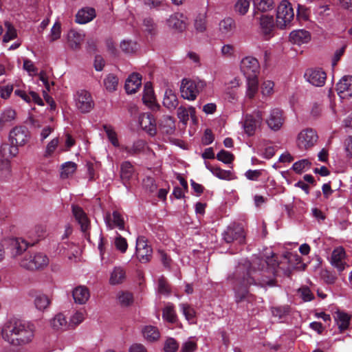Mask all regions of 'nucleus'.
<instances>
[{
    "label": "nucleus",
    "instance_id": "4",
    "mask_svg": "<svg viewBox=\"0 0 352 352\" xmlns=\"http://www.w3.org/2000/svg\"><path fill=\"white\" fill-rule=\"evenodd\" d=\"M49 259L43 253L25 254L20 261V265L28 270H36L47 265Z\"/></svg>",
    "mask_w": 352,
    "mask_h": 352
},
{
    "label": "nucleus",
    "instance_id": "40",
    "mask_svg": "<svg viewBox=\"0 0 352 352\" xmlns=\"http://www.w3.org/2000/svg\"><path fill=\"white\" fill-rule=\"evenodd\" d=\"M163 104L169 109H175L178 104L177 98L171 89H166L164 94Z\"/></svg>",
    "mask_w": 352,
    "mask_h": 352
},
{
    "label": "nucleus",
    "instance_id": "23",
    "mask_svg": "<svg viewBox=\"0 0 352 352\" xmlns=\"http://www.w3.org/2000/svg\"><path fill=\"white\" fill-rule=\"evenodd\" d=\"M140 126L150 135L156 134V123L153 116L151 113H143L139 118Z\"/></svg>",
    "mask_w": 352,
    "mask_h": 352
},
{
    "label": "nucleus",
    "instance_id": "41",
    "mask_svg": "<svg viewBox=\"0 0 352 352\" xmlns=\"http://www.w3.org/2000/svg\"><path fill=\"white\" fill-rule=\"evenodd\" d=\"M125 278V272L121 267H115L111 272L109 283L111 285H118Z\"/></svg>",
    "mask_w": 352,
    "mask_h": 352
},
{
    "label": "nucleus",
    "instance_id": "9",
    "mask_svg": "<svg viewBox=\"0 0 352 352\" xmlns=\"http://www.w3.org/2000/svg\"><path fill=\"white\" fill-rule=\"evenodd\" d=\"M240 69L245 78L257 77L260 72V65L254 57L246 56L241 60Z\"/></svg>",
    "mask_w": 352,
    "mask_h": 352
},
{
    "label": "nucleus",
    "instance_id": "18",
    "mask_svg": "<svg viewBox=\"0 0 352 352\" xmlns=\"http://www.w3.org/2000/svg\"><path fill=\"white\" fill-rule=\"evenodd\" d=\"M152 254L151 248L148 245L144 236H138L136 240V254L142 263L148 262Z\"/></svg>",
    "mask_w": 352,
    "mask_h": 352
},
{
    "label": "nucleus",
    "instance_id": "29",
    "mask_svg": "<svg viewBox=\"0 0 352 352\" xmlns=\"http://www.w3.org/2000/svg\"><path fill=\"white\" fill-rule=\"evenodd\" d=\"M72 296L76 303L83 305L90 297L89 289L85 286H78L74 289Z\"/></svg>",
    "mask_w": 352,
    "mask_h": 352
},
{
    "label": "nucleus",
    "instance_id": "11",
    "mask_svg": "<svg viewBox=\"0 0 352 352\" xmlns=\"http://www.w3.org/2000/svg\"><path fill=\"white\" fill-rule=\"evenodd\" d=\"M31 124L39 135L41 142L47 139L55 129V126L52 122L47 124L45 121L39 118L31 119Z\"/></svg>",
    "mask_w": 352,
    "mask_h": 352
},
{
    "label": "nucleus",
    "instance_id": "46",
    "mask_svg": "<svg viewBox=\"0 0 352 352\" xmlns=\"http://www.w3.org/2000/svg\"><path fill=\"white\" fill-rule=\"evenodd\" d=\"M144 145V141L138 140L133 144L131 147L123 146L121 147V150L126 152L129 155H134L143 151Z\"/></svg>",
    "mask_w": 352,
    "mask_h": 352
},
{
    "label": "nucleus",
    "instance_id": "47",
    "mask_svg": "<svg viewBox=\"0 0 352 352\" xmlns=\"http://www.w3.org/2000/svg\"><path fill=\"white\" fill-rule=\"evenodd\" d=\"M18 147L15 144H4L1 146V153L5 157H14L19 153Z\"/></svg>",
    "mask_w": 352,
    "mask_h": 352
},
{
    "label": "nucleus",
    "instance_id": "27",
    "mask_svg": "<svg viewBox=\"0 0 352 352\" xmlns=\"http://www.w3.org/2000/svg\"><path fill=\"white\" fill-rule=\"evenodd\" d=\"M333 318L341 332L349 328L351 317L347 313L338 310L335 312Z\"/></svg>",
    "mask_w": 352,
    "mask_h": 352
},
{
    "label": "nucleus",
    "instance_id": "57",
    "mask_svg": "<svg viewBox=\"0 0 352 352\" xmlns=\"http://www.w3.org/2000/svg\"><path fill=\"white\" fill-rule=\"evenodd\" d=\"M310 166L311 162L307 159H303L296 162L293 164L292 168L296 173H301L302 172L309 169Z\"/></svg>",
    "mask_w": 352,
    "mask_h": 352
},
{
    "label": "nucleus",
    "instance_id": "38",
    "mask_svg": "<svg viewBox=\"0 0 352 352\" xmlns=\"http://www.w3.org/2000/svg\"><path fill=\"white\" fill-rule=\"evenodd\" d=\"M142 334L144 338L151 342L157 340L160 337L157 328L151 325L144 327L142 329Z\"/></svg>",
    "mask_w": 352,
    "mask_h": 352
},
{
    "label": "nucleus",
    "instance_id": "28",
    "mask_svg": "<svg viewBox=\"0 0 352 352\" xmlns=\"http://www.w3.org/2000/svg\"><path fill=\"white\" fill-rule=\"evenodd\" d=\"M134 175V168L129 161L123 162L120 165V176L125 186H127V182H129Z\"/></svg>",
    "mask_w": 352,
    "mask_h": 352
},
{
    "label": "nucleus",
    "instance_id": "45",
    "mask_svg": "<svg viewBox=\"0 0 352 352\" xmlns=\"http://www.w3.org/2000/svg\"><path fill=\"white\" fill-rule=\"evenodd\" d=\"M253 2L254 8L262 12L272 10L274 7V0H253Z\"/></svg>",
    "mask_w": 352,
    "mask_h": 352
},
{
    "label": "nucleus",
    "instance_id": "59",
    "mask_svg": "<svg viewBox=\"0 0 352 352\" xmlns=\"http://www.w3.org/2000/svg\"><path fill=\"white\" fill-rule=\"evenodd\" d=\"M59 144V138H54L52 139L48 144H47L45 150V157H51L56 149L57 148Z\"/></svg>",
    "mask_w": 352,
    "mask_h": 352
},
{
    "label": "nucleus",
    "instance_id": "34",
    "mask_svg": "<svg viewBox=\"0 0 352 352\" xmlns=\"http://www.w3.org/2000/svg\"><path fill=\"white\" fill-rule=\"evenodd\" d=\"M10 246L12 256L16 257L26 250L28 244L23 239L16 238L11 239Z\"/></svg>",
    "mask_w": 352,
    "mask_h": 352
},
{
    "label": "nucleus",
    "instance_id": "22",
    "mask_svg": "<svg viewBox=\"0 0 352 352\" xmlns=\"http://www.w3.org/2000/svg\"><path fill=\"white\" fill-rule=\"evenodd\" d=\"M336 90L342 98L352 96V76H344L337 83Z\"/></svg>",
    "mask_w": 352,
    "mask_h": 352
},
{
    "label": "nucleus",
    "instance_id": "25",
    "mask_svg": "<svg viewBox=\"0 0 352 352\" xmlns=\"http://www.w3.org/2000/svg\"><path fill=\"white\" fill-rule=\"evenodd\" d=\"M96 16V10L93 8H82L76 15V22L79 24H86L91 21Z\"/></svg>",
    "mask_w": 352,
    "mask_h": 352
},
{
    "label": "nucleus",
    "instance_id": "35",
    "mask_svg": "<svg viewBox=\"0 0 352 352\" xmlns=\"http://www.w3.org/2000/svg\"><path fill=\"white\" fill-rule=\"evenodd\" d=\"M246 78V91L245 96L247 98H253L258 91V80L257 77H250Z\"/></svg>",
    "mask_w": 352,
    "mask_h": 352
},
{
    "label": "nucleus",
    "instance_id": "62",
    "mask_svg": "<svg viewBox=\"0 0 352 352\" xmlns=\"http://www.w3.org/2000/svg\"><path fill=\"white\" fill-rule=\"evenodd\" d=\"M217 158L224 164H230L234 160V155L227 151L221 150L217 153Z\"/></svg>",
    "mask_w": 352,
    "mask_h": 352
},
{
    "label": "nucleus",
    "instance_id": "16",
    "mask_svg": "<svg viewBox=\"0 0 352 352\" xmlns=\"http://www.w3.org/2000/svg\"><path fill=\"white\" fill-rule=\"evenodd\" d=\"M223 239L226 243L236 241L238 243L242 244L245 242V232L243 228L240 226L228 227L223 234Z\"/></svg>",
    "mask_w": 352,
    "mask_h": 352
},
{
    "label": "nucleus",
    "instance_id": "53",
    "mask_svg": "<svg viewBox=\"0 0 352 352\" xmlns=\"http://www.w3.org/2000/svg\"><path fill=\"white\" fill-rule=\"evenodd\" d=\"M163 318L171 323L176 321L177 316L174 307L172 305H167L163 309L162 314Z\"/></svg>",
    "mask_w": 352,
    "mask_h": 352
},
{
    "label": "nucleus",
    "instance_id": "60",
    "mask_svg": "<svg viewBox=\"0 0 352 352\" xmlns=\"http://www.w3.org/2000/svg\"><path fill=\"white\" fill-rule=\"evenodd\" d=\"M120 48L126 54H132L137 50V43L131 40H124L120 43Z\"/></svg>",
    "mask_w": 352,
    "mask_h": 352
},
{
    "label": "nucleus",
    "instance_id": "43",
    "mask_svg": "<svg viewBox=\"0 0 352 352\" xmlns=\"http://www.w3.org/2000/svg\"><path fill=\"white\" fill-rule=\"evenodd\" d=\"M160 130L166 134H172L175 131V120L170 116H165L160 124Z\"/></svg>",
    "mask_w": 352,
    "mask_h": 352
},
{
    "label": "nucleus",
    "instance_id": "44",
    "mask_svg": "<svg viewBox=\"0 0 352 352\" xmlns=\"http://www.w3.org/2000/svg\"><path fill=\"white\" fill-rule=\"evenodd\" d=\"M77 165L73 162H67L62 164L60 170V177L67 179L73 175L76 172Z\"/></svg>",
    "mask_w": 352,
    "mask_h": 352
},
{
    "label": "nucleus",
    "instance_id": "19",
    "mask_svg": "<svg viewBox=\"0 0 352 352\" xmlns=\"http://www.w3.org/2000/svg\"><path fill=\"white\" fill-rule=\"evenodd\" d=\"M104 219L108 229L118 228L120 230H124L125 221L123 216L118 211L115 210L112 213L107 212Z\"/></svg>",
    "mask_w": 352,
    "mask_h": 352
},
{
    "label": "nucleus",
    "instance_id": "63",
    "mask_svg": "<svg viewBox=\"0 0 352 352\" xmlns=\"http://www.w3.org/2000/svg\"><path fill=\"white\" fill-rule=\"evenodd\" d=\"M1 116L4 123L6 124L13 121L15 119L16 112L14 109L8 108L2 112Z\"/></svg>",
    "mask_w": 352,
    "mask_h": 352
},
{
    "label": "nucleus",
    "instance_id": "7",
    "mask_svg": "<svg viewBox=\"0 0 352 352\" xmlns=\"http://www.w3.org/2000/svg\"><path fill=\"white\" fill-rule=\"evenodd\" d=\"M318 138V135L314 130L305 129L298 134L296 145L300 150H308L316 144Z\"/></svg>",
    "mask_w": 352,
    "mask_h": 352
},
{
    "label": "nucleus",
    "instance_id": "2",
    "mask_svg": "<svg viewBox=\"0 0 352 352\" xmlns=\"http://www.w3.org/2000/svg\"><path fill=\"white\" fill-rule=\"evenodd\" d=\"M206 86L207 82L204 80L184 78L180 85L181 96L186 100L193 101L199 94L206 89Z\"/></svg>",
    "mask_w": 352,
    "mask_h": 352
},
{
    "label": "nucleus",
    "instance_id": "20",
    "mask_svg": "<svg viewBox=\"0 0 352 352\" xmlns=\"http://www.w3.org/2000/svg\"><path fill=\"white\" fill-rule=\"evenodd\" d=\"M266 122L270 129L274 131L280 130L284 122L282 111L278 108L271 109Z\"/></svg>",
    "mask_w": 352,
    "mask_h": 352
},
{
    "label": "nucleus",
    "instance_id": "6",
    "mask_svg": "<svg viewBox=\"0 0 352 352\" xmlns=\"http://www.w3.org/2000/svg\"><path fill=\"white\" fill-rule=\"evenodd\" d=\"M263 122V113L260 110H255L250 114H246L243 121V128L245 134L252 136L256 130L261 125Z\"/></svg>",
    "mask_w": 352,
    "mask_h": 352
},
{
    "label": "nucleus",
    "instance_id": "33",
    "mask_svg": "<svg viewBox=\"0 0 352 352\" xmlns=\"http://www.w3.org/2000/svg\"><path fill=\"white\" fill-rule=\"evenodd\" d=\"M50 325L54 330H66L69 328L65 316L62 313L56 314L50 320Z\"/></svg>",
    "mask_w": 352,
    "mask_h": 352
},
{
    "label": "nucleus",
    "instance_id": "24",
    "mask_svg": "<svg viewBox=\"0 0 352 352\" xmlns=\"http://www.w3.org/2000/svg\"><path fill=\"white\" fill-rule=\"evenodd\" d=\"M289 38L293 44L301 45L310 41L311 34L304 29L295 30L290 32Z\"/></svg>",
    "mask_w": 352,
    "mask_h": 352
},
{
    "label": "nucleus",
    "instance_id": "55",
    "mask_svg": "<svg viewBox=\"0 0 352 352\" xmlns=\"http://www.w3.org/2000/svg\"><path fill=\"white\" fill-rule=\"evenodd\" d=\"M85 320V312L82 311H76L71 317L69 322V328H74Z\"/></svg>",
    "mask_w": 352,
    "mask_h": 352
},
{
    "label": "nucleus",
    "instance_id": "17",
    "mask_svg": "<svg viewBox=\"0 0 352 352\" xmlns=\"http://www.w3.org/2000/svg\"><path fill=\"white\" fill-rule=\"evenodd\" d=\"M72 208L73 215L80 226L81 230L84 233L85 238L90 241L89 234L87 233L90 227V221L86 213L78 206L73 205Z\"/></svg>",
    "mask_w": 352,
    "mask_h": 352
},
{
    "label": "nucleus",
    "instance_id": "58",
    "mask_svg": "<svg viewBox=\"0 0 352 352\" xmlns=\"http://www.w3.org/2000/svg\"><path fill=\"white\" fill-rule=\"evenodd\" d=\"M114 245L121 253H124L128 248V243L126 239L119 234H117L114 239Z\"/></svg>",
    "mask_w": 352,
    "mask_h": 352
},
{
    "label": "nucleus",
    "instance_id": "61",
    "mask_svg": "<svg viewBox=\"0 0 352 352\" xmlns=\"http://www.w3.org/2000/svg\"><path fill=\"white\" fill-rule=\"evenodd\" d=\"M142 28L145 32L151 35L155 34L156 25L153 20L150 17H146L143 19Z\"/></svg>",
    "mask_w": 352,
    "mask_h": 352
},
{
    "label": "nucleus",
    "instance_id": "37",
    "mask_svg": "<svg viewBox=\"0 0 352 352\" xmlns=\"http://www.w3.org/2000/svg\"><path fill=\"white\" fill-rule=\"evenodd\" d=\"M34 302L36 308L38 311H44L49 307L51 303V299L46 294H38L35 296Z\"/></svg>",
    "mask_w": 352,
    "mask_h": 352
},
{
    "label": "nucleus",
    "instance_id": "42",
    "mask_svg": "<svg viewBox=\"0 0 352 352\" xmlns=\"http://www.w3.org/2000/svg\"><path fill=\"white\" fill-rule=\"evenodd\" d=\"M177 117L179 120L184 124H186L189 116H190L192 118L195 116V109L192 107H189L188 108H186L184 107H179L177 109Z\"/></svg>",
    "mask_w": 352,
    "mask_h": 352
},
{
    "label": "nucleus",
    "instance_id": "1",
    "mask_svg": "<svg viewBox=\"0 0 352 352\" xmlns=\"http://www.w3.org/2000/svg\"><path fill=\"white\" fill-rule=\"evenodd\" d=\"M35 332L33 323L16 318L6 322L1 331L3 339L14 346H23L32 343Z\"/></svg>",
    "mask_w": 352,
    "mask_h": 352
},
{
    "label": "nucleus",
    "instance_id": "54",
    "mask_svg": "<svg viewBox=\"0 0 352 352\" xmlns=\"http://www.w3.org/2000/svg\"><path fill=\"white\" fill-rule=\"evenodd\" d=\"M250 0H237L234 5V10L240 15H245L249 10Z\"/></svg>",
    "mask_w": 352,
    "mask_h": 352
},
{
    "label": "nucleus",
    "instance_id": "39",
    "mask_svg": "<svg viewBox=\"0 0 352 352\" xmlns=\"http://www.w3.org/2000/svg\"><path fill=\"white\" fill-rule=\"evenodd\" d=\"M206 167L217 177L220 179L230 180L232 179V172L230 170H226L220 168L219 167H214L210 166L208 163L205 162Z\"/></svg>",
    "mask_w": 352,
    "mask_h": 352
},
{
    "label": "nucleus",
    "instance_id": "15",
    "mask_svg": "<svg viewBox=\"0 0 352 352\" xmlns=\"http://www.w3.org/2000/svg\"><path fill=\"white\" fill-rule=\"evenodd\" d=\"M251 271L248 272V276H243L240 284L235 287V298L237 302H241L248 298L249 294L246 289L248 285L255 283V277L251 276Z\"/></svg>",
    "mask_w": 352,
    "mask_h": 352
},
{
    "label": "nucleus",
    "instance_id": "21",
    "mask_svg": "<svg viewBox=\"0 0 352 352\" xmlns=\"http://www.w3.org/2000/svg\"><path fill=\"white\" fill-rule=\"evenodd\" d=\"M66 38L69 47L76 50L80 48L81 44L85 38V34L82 31L70 30L67 34Z\"/></svg>",
    "mask_w": 352,
    "mask_h": 352
},
{
    "label": "nucleus",
    "instance_id": "49",
    "mask_svg": "<svg viewBox=\"0 0 352 352\" xmlns=\"http://www.w3.org/2000/svg\"><path fill=\"white\" fill-rule=\"evenodd\" d=\"M4 25L6 31L3 36V41L8 43L16 38L17 32L15 28L9 21H6Z\"/></svg>",
    "mask_w": 352,
    "mask_h": 352
},
{
    "label": "nucleus",
    "instance_id": "13",
    "mask_svg": "<svg viewBox=\"0 0 352 352\" xmlns=\"http://www.w3.org/2000/svg\"><path fill=\"white\" fill-rule=\"evenodd\" d=\"M188 18L182 12L171 14L166 20V25L175 32H182L186 30Z\"/></svg>",
    "mask_w": 352,
    "mask_h": 352
},
{
    "label": "nucleus",
    "instance_id": "48",
    "mask_svg": "<svg viewBox=\"0 0 352 352\" xmlns=\"http://www.w3.org/2000/svg\"><path fill=\"white\" fill-rule=\"evenodd\" d=\"M104 131L107 136L108 140L115 147H119L120 143L118 138L117 133L114 128L111 125L104 124L103 125Z\"/></svg>",
    "mask_w": 352,
    "mask_h": 352
},
{
    "label": "nucleus",
    "instance_id": "51",
    "mask_svg": "<svg viewBox=\"0 0 352 352\" xmlns=\"http://www.w3.org/2000/svg\"><path fill=\"white\" fill-rule=\"evenodd\" d=\"M118 85V79L117 77L113 74H109L104 79V85L105 89L109 91L112 92L116 90V88Z\"/></svg>",
    "mask_w": 352,
    "mask_h": 352
},
{
    "label": "nucleus",
    "instance_id": "36",
    "mask_svg": "<svg viewBox=\"0 0 352 352\" xmlns=\"http://www.w3.org/2000/svg\"><path fill=\"white\" fill-rule=\"evenodd\" d=\"M143 102L150 107H152L155 102L154 91L151 83L147 82L144 85V89L142 96Z\"/></svg>",
    "mask_w": 352,
    "mask_h": 352
},
{
    "label": "nucleus",
    "instance_id": "26",
    "mask_svg": "<svg viewBox=\"0 0 352 352\" xmlns=\"http://www.w3.org/2000/svg\"><path fill=\"white\" fill-rule=\"evenodd\" d=\"M142 85V76L137 73L130 75L126 80L124 88L127 94L135 93Z\"/></svg>",
    "mask_w": 352,
    "mask_h": 352
},
{
    "label": "nucleus",
    "instance_id": "14",
    "mask_svg": "<svg viewBox=\"0 0 352 352\" xmlns=\"http://www.w3.org/2000/svg\"><path fill=\"white\" fill-rule=\"evenodd\" d=\"M346 252L343 248L338 247L335 248L331 255L330 263L339 272H342L349 267L346 262Z\"/></svg>",
    "mask_w": 352,
    "mask_h": 352
},
{
    "label": "nucleus",
    "instance_id": "52",
    "mask_svg": "<svg viewBox=\"0 0 352 352\" xmlns=\"http://www.w3.org/2000/svg\"><path fill=\"white\" fill-rule=\"evenodd\" d=\"M61 36V24L59 21H56L50 30V32L47 36V39L50 43H52Z\"/></svg>",
    "mask_w": 352,
    "mask_h": 352
},
{
    "label": "nucleus",
    "instance_id": "30",
    "mask_svg": "<svg viewBox=\"0 0 352 352\" xmlns=\"http://www.w3.org/2000/svg\"><path fill=\"white\" fill-rule=\"evenodd\" d=\"M14 94L20 97L21 99H23L28 103L34 102V103L41 106H43L44 104L43 100L41 98V97L33 91H31L29 92V94H27L25 91L21 89H16L14 91Z\"/></svg>",
    "mask_w": 352,
    "mask_h": 352
},
{
    "label": "nucleus",
    "instance_id": "31",
    "mask_svg": "<svg viewBox=\"0 0 352 352\" xmlns=\"http://www.w3.org/2000/svg\"><path fill=\"white\" fill-rule=\"evenodd\" d=\"M207 10H203L197 14L194 19V27L197 32L203 33L207 30Z\"/></svg>",
    "mask_w": 352,
    "mask_h": 352
},
{
    "label": "nucleus",
    "instance_id": "56",
    "mask_svg": "<svg viewBox=\"0 0 352 352\" xmlns=\"http://www.w3.org/2000/svg\"><path fill=\"white\" fill-rule=\"evenodd\" d=\"M261 88L263 96H270L274 93V82L270 80H265Z\"/></svg>",
    "mask_w": 352,
    "mask_h": 352
},
{
    "label": "nucleus",
    "instance_id": "8",
    "mask_svg": "<svg viewBox=\"0 0 352 352\" xmlns=\"http://www.w3.org/2000/svg\"><path fill=\"white\" fill-rule=\"evenodd\" d=\"M76 107L83 113L89 112L94 107L91 94L86 90L78 91L74 96Z\"/></svg>",
    "mask_w": 352,
    "mask_h": 352
},
{
    "label": "nucleus",
    "instance_id": "50",
    "mask_svg": "<svg viewBox=\"0 0 352 352\" xmlns=\"http://www.w3.org/2000/svg\"><path fill=\"white\" fill-rule=\"evenodd\" d=\"M179 308L186 319L191 323L195 322V311L189 305L181 303Z\"/></svg>",
    "mask_w": 352,
    "mask_h": 352
},
{
    "label": "nucleus",
    "instance_id": "5",
    "mask_svg": "<svg viewBox=\"0 0 352 352\" xmlns=\"http://www.w3.org/2000/svg\"><path fill=\"white\" fill-rule=\"evenodd\" d=\"M258 32L265 41L270 40L274 36L275 23L272 15L262 14L257 18Z\"/></svg>",
    "mask_w": 352,
    "mask_h": 352
},
{
    "label": "nucleus",
    "instance_id": "12",
    "mask_svg": "<svg viewBox=\"0 0 352 352\" xmlns=\"http://www.w3.org/2000/svg\"><path fill=\"white\" fill-rule=\"evenodd\" d=\"M304 76L307 82L316 87H322L327 78L326 73L320 68L307 69Z\"/></svg>",
    "mask_w": 352,
    "mask_h": 352
},
{
    "label": "nucleus",
    "instance_id": "64",
    "mask_svg": "<svg viewBox=\"0 0 352 352\" xmlns=\"http://www.w3.org/2000/svg\"><path fill=\"white\" fill-rule=\"evenodd\" d=\"M178 346L179 345L176 340L170 338L166 340L164 349L166 352H175L177 350Z\"/></svg>",
    "mask_w": 352,
    "mask_h": 352
},
{
    "label": "nucleus",
    "instance_id": "3",
    "mask_svg": "<svg viewBox=\"0 0 352 352\" xmlns=\"http://www.w3.org/2000/svg\"><path fill=\"white\" fill-rule=\"evenodd\" d=\"M294 18V12L290 2L283 0L277 8L276 25L281 30L289 28Z\"/></svg>",
    "mask_w": 352,
    "mask_h": 352
},
{
    "label": "nucleus",
    "instance_id": "32",
    "mask_svg": "<svg viewBox=\"0 0 352 352\" xmlns=\"http://www.w3.org/2000/svg\"><path fill=\"white\" fill-rule=\"evenodd\" d=\"M234 28L235 22L230 17L224 18L219 23V32L223 36H228L231 34Z\"/></svg>",
    "mask_w": 352,
    "mask_h": 352
},
{
    "label": "nucleus",
    "instance_id": "10",
    "mask_svg": "<svg viewBox=\"0 0 352 352\" xmlns=\"http://www.w3.org/2000/svg\"><path fill=\"white\" fill-rule=\"evenodd\" d=\"M9 138L11 144L23 146L28 142L30 134L25 127L16 126L10 132Z\"/></svg>",
    "mask_w": 352,
    "mask_h": 352
}]
</instances>
